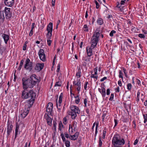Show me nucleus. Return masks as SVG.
<instances>
[{"label":"nucleus","instance_id":"obj_12","mask_svg":"<svg viewBox=\"0 0 147 147\" xmlns=\"http://www.w3.org/2000/svg\"><path fill=\"white\" fill-rule=\"evenodd\" d=\"M53 106V105L52 103L49 102L47 107L46 111L49 113L51 114L52 111Z\"/></svg>","mask_w":147,"mask_h":147},{"label":"nucleus","instance_id":"obj_54","mask_svg":"<svg viewBox=\"0 0 147 147\" xmlns=\"http://www.w3.org/2000/svg\"><path fill=\"white\" fill-rule=\"evenodd\" d=\"M136 28L132 27L131 30L132 32H134L136 31Z\"/></svg>","mask_w":147,"mask_h":147},{"label":"nucleus","instance_id":"obj_61","mask_svg":"<svg viewBox=\"0 0 147 147\" xmlns=\"http://www.w3.org/2000/svg\"><path fill=\"white\" fill-rule=\"evenodd\" d=\"M114 122H115V125H114V127H115L117 125V121L116 119H114Z\"/></svg>","mask_w":147,"mask_h":147},{"label":"nucleus","instance_id":"obj_34","mask_svg":"<svg viewBox=\"0 0 147 147\" xmlns=\"http://www.w3.org/2000/svg\"><path fill=\"white\" fill-rule=\"evenodd\" d=\"M144 119V123H145L147 121V114L143 115Z\"/></svg>","mask_w":147,"mask_h":147},{"label":"nucleus","instance_id":"obj_14","mask_svg":"<svg viewBox=\"0 0 147 147\" xmlns=\"http://www.w3.org/2000/svg\"><path fill=\"white\" fill-rule=\"evenodd\" d=\"M44 64L38 63L36 65L35 69L38 71H40L44 67Z\"/></svg>","mask_w":147,"mask_h":147},{"label":"nucleus","instance_id":"obj_57","mask_svg":"<svg viewBox=\"0 0 147 147\" xmlns=\"http://www.w3.org/2000/svg\"><path fill=\"white\" fill-rule=\"evenodd\" d=\"M107 79V78L106 77H103L100 80V81L101 82H103L104 80H106Z\"/></svg>","mask_w":147,"mask_h":147},{"label":"nucleus","instance_id":"obj_49","mask_svg":"<svg viewBox=\"0 0 147 147\" xmlns=\"http://www.w3.org/2000/svg\"><path fill=\"white\" fill-rule=\"evenodd\" d=\"M63 125L61 123H59V129L61 130V128L63 127Z\"/></svg>","mask_w":147,"mask_h":147},{"label":"nucleus","instance_id":"obj_20","mask_svg":"<svg viewBox=\"0 0 147 147\" xmlns=\"http://www.w3.org/2000/svg\"><path fill=\"white\" fill-rule=\"evenodd\" d=\"M46 119L48 124L50 126H51V123L52 121V119H51L48 116L46 117Z\"/></svg>","mask_w":147,"mask_h":147},{"label":"nucleus","instance_id":"obj_10","mask_svg":"<svg viewBox=\"0 0 147 147\" xmlns=\"http://www.w3.org/2000/svg\"><path fill=\"white\" fill-rule=\"evenodd\" d=\"M10 8L5 7L4 10V13H5V17L7 19L10 18L11 16V12L10 11Z\"/></svg>","mask_w":147,"mask_h":147},{"label":"nucleus","instance_id":"obj_51","mask_svg":"<svg viewBox=\"0 0 147 147\" xmlns=\"http://www.w3.org/2000/svg\"><path fill=\"white\" fill-rule=\"evenodd\" d=\"M80 101V99H79V98H78L75 100V102L76 104H78L79 103Z\"/></svg>","mask_w":147,"mask_h":147},{"label":"nucleus","instance_id":"obj_18","mask_svg":"<svg viewBox=\"0 0 147 147\" xmlns=\"http://www.w3.org/2000/svg\"><path fill=\"white\" fill-rule=\"evenodd\" d=\"M28 91L26 92L25 90H23L22 92V98L27 99L28 98Z\"/></svg>","mask_w":147,"mask_h":147},{"label":"nucleus","instance_id":"obj_17","mask_svg":"<svg viewBox=\"0 0 147 147\" xmlns=\"http://www.w3.org/2000/svg\"><path fill=\"white\" fill-rule=\"evenodd\" d=\"M79 135V133L76 132L74 135L72 136L70 135V139L73 140H76L78 138Z\"/></svg>","mask_w":147,"mask_h":147},{"label":"nucleus","instance_id":"obj_8","mask_svg":"<svg viewBox=\"0 0 147 147\" xmlns=\"http://www.w3.org/2000/svg\"><path fill=\"white\" fill-rule=\"evenodd\" d=\"M31 105L30 104L26 105H25L26 108L27 107V109L25 110L21 114L20 117L22 118H24L28 114L30 110V108L31 107Z\"/></svg>","mask_w":147,"mask_h":147},{"label":"nucleus","instance_id":"obj_31","mask_svg":"<svg viewBox=\"0 0 147 147\" xmlns=\"http://www.w3.org/2000/svg\"><path fill=\"white\" fill-rule=\"evenodd\" d=\"M69 131L70 134H71L73 132V128L71 125H69Z\"/></svg>","mask_w":147,"mask_h":147},{"label":"nucleus","instance_id":"obj_2","mask_svg":"<svg viewBox=\"0 0 147 147\" xmlns=\"http://www.w3.org/2000/svg\"><path fill=\"white\" fill-rule=\"evenodd\" d=\"M99 31L96 29L94 32L93 35L91 39V46L90 47H87L86 51L88 56L90 57L92 55V49H94L97 45L99 41V37L100 36Z\"/></svg>","mask_w":147,"mask_h":147},{"label":"nucleus","instance_id":"obj_29","mask_svg":"<svg viewBox=\"0 0 147 147\" xmlns=\"http://www.w3.org/2000/svg\"><path fill=\"white\" fill-rule=\"evenodd\" d=\"M70 142L67 140L65 142V145L66 147H69L70 146Z\"/></svg>","mask_w":147,"mask_h":147},{"label":"nucleus","instance_id":"obj_36","mask_svg":"<svg viewBox=\"0 0 147 147\" xmlns=\"http://www.w3.org/2000/svg\"><path fill=\"white\" fill-rule=\"evenodd\" d=\"M79 83H81V82H80L79 80H77V82L76 81H74L73 82V84L74 85H78V84Z\"/></svg>","mask_w":147,"mask_h":147},{"label":"nucleus","instance_id":"obj_45","mask_svg":"<svg viewBox=\"0 0 147 147\" xmlns=\"http://www.w3.org/2000/svg\"><path fill=\"white\" fill-rule=\"evenodd\" d=\"M140 92L139 91H138L137 93V97L136 98V101L138 102L139 101V95L140 94Z\"/></svg>","mask_w":147,"mask_h":147},{"label":"nucleus","instance_id":"obj_15","mask_svg":"<svg viewBox=\"0 0 147 147\" xmlns=\"http://www.w3.org/2000/svg\"><path fill=\"white\" fill-rule=\"evenodd\" d=\"M1 36L3 39L5 44H7L8 41L9 40V36L8 35L5 34H3Z\"/></svg>","mask_w":147,"mask_h":147},{"label":"nucleus","instance_id":"obj_42","mask_svg":"<svg viewBox=\"0 0 147 147\" xmlns=\"http://www.w3.org/2000/svg\"><path fill=\"white\" fill-rule=\"evenodd\" d=\"M77 86H78V87L77 88V90L79 91L80 90L81 83H78Z\"/></svg>","mask_w":147,"mask_h":147},{"label":"nucleus","instance_id":"obj_63","mask_svg":"<svg viewBox=\"0 0 147 147\" xmlns=\"http://www.w3.org/2000/svg\"><path fill=\"white\" fill-rule=\"evenodd\" d=\"M115 90L116 92H119V87H118L117 88H115Z\"/></svg>","mask_w":147,"mask_h":147},{"label":"nucleus","instance_id":"obj_19","mask_svg":"<svg viewBox=\"0 0 147 147\" xmlns=\"http://www.w3.org/2000/svg\"><path fill=\"white\" fill-rule=\"evenodd\" d=\"M4 18L3 11L0 10V22H3Z\"/></svg>","mask_w":147,"mask_h":147},{"label":"nucleus","instance_id":"obj_59","mask_svg":"<svg viewBox=\"0 0 147 147\" xmlns=\"http://www.w3.org/2000/svg\"><path fill=\"white\" fill-rule=\"evenodd\" d=\"M27 45L26 44H24V45L23 50H25L26 49Z\"/></svg>","mask_w":147,"mask_h":147},{"label":"nucleus","instance_id":"obj_47","mask_svg":"<svg viewBox=\"0 0 147 147\" xmlns=\"http://www.w3.org/2000/svg\"><path fill=\"white\" fill-rule=\"evenodd\" d=\"M114 97L113 94H111V95L110 97L109 98V100L110 101H112L113 100Z\"/></svg>","mask_w":147,"mask_h":147},{"label":"nucleus","instance_id":"obj_33","mask_svg":"<svg viewBox=\"0 0 147 147\" xmlns=\"http://www.w3.org/2000/svg\"><path fill=\"white\" fill-rule=\"evenodd\" d=\"M61 138L62 139L63 141L64 142H65L66 141V140L65 138L64 135L63 134V133H61Z\"/></svg>","mask_w":147,"mask_h":147},{"label":"nucleus","instance_id":"obj_44","mask_svg":"<svg viewBox=\"0 0 147 147\" xmlns=\"http://www.w3.org/2000/svg\"><path fill=\"white\" fill-rule=\"evenodd\" d=\"M138 36L140 38H145V36L143 34H138Z\"/></svg>","mask_w":147,"mask_h":147},{"label":"nucleus","instance_id":"obj_52","mask_svg":"<svg viewBox=\"0 0 147 147\" xmlns=\"http://www.w3.org/2000/svg\"><path fill=\"white\" fill-rule=\"evenodd\" d=\"M60 67L59 64L57 65V71L58 72L60 70Z\"/></svg>","mask_w":147,"mask_h":147},{"label":"nucleus","instance_id":"obj_32","mask_svg":"<svg viewBox=\"0 0 147 147\" xmlns=\"http://www.w3.org/2000/svg\"><path fill=\"white\" fill-rule=\"evenodd\" d=\"M125 143V141L123 138H122L121 139L120 138V145H124Z\"/></svg>","mask_w":147,"mask_h":147},{"label":"nucleus","instance_id":"obj_7","mask_svg":"<svg viewBox=\"0 0 147 147\" xmlns=\"http://www.w3.org/2000/svg\"><path fill=\"white\" fill-rule=\"evenodd\" d=\"M28 98H31L30 101L32 102L31 105H32L36 98V94L32 90H30L28 91Z\"/></svg>","mask_w":147,"mask_h":147},{"label":"nucleus","instance_id":"obj_30","mask_svg":"<svg viewBox=\"0 0 147 147\" xmlns=\"http://www.w3.org/2000/svg\"><path fill=\"white\" fill-rule=\"evenodd\" d=\"M84 30L85 31L88 32V28L87 25H84L83 27Z\"/></svg>","mask_w":147,"mask_h":147},{"label":"nucleus","instance_id":"obj_43","mask_svg":"<svg viewBox=\"0 0 147 147\" xmlns=\"http://www.w3.org/2000/svg\"><path fill=\"white\" fill-rule=\"evenodd\" d=\"M63 122L65 125L67 123V119L66 117H65L63 118Z\"/></svg>","mask_w":147,"mask_h":147},{"label":"nucleus","instance_id":"obj_21","mask_svg":"<svg viewBox=\"0 0 147 147\" xmlns=\"http://www.w3.org/2000/svg\"><path fill=\"white\" fill-rule=\"evenodd\" d=\"M62 98H63V93H61L59 96V106L60 107L61 105V104L62 102Z\"/></svg>","mask_w":147,"mask_h":147},{"label":"nucleus","instance_id":"obj_13","mask_svg":"<svg viewBox=\"0 0 147 147\" xmlns=\"http://www.w3.org/2000/svg\"><path fill=\"white\" fill-rule=\"evenodd\" d=\"M13 128V125L11 124H8L7 126V137L11 133L12 129Z\"/></svg>","mask_w":147,"mask_h":147},{"label":"nucleus","instance_id":"obj_5","mask_svg":"<svg viewBox=\"0 0 147 147\" xmlns=\"http://www.w3.org/2000/svg\"><path fill=\"white\" fill-rule=\"evenodd\" d=\"M25 64L24 65V68L27 70L31 71L32 68V63L30 62V59L28 58L25 61Z\"/></svg>","mask_w":147,"mask_h":147},{"label":"nucleus","instance_id":"obj_50","mask_svg":"<svg viewBox=\"0 0 147 147\" xmlns=\"http://www.w3.org/2000/svg\"><path fill=\"white\" fill-rule=\"evenodd\" d=\"M106 134V131L104 130L103 132L102 138L104 139L105 138V135Z\"/></svg>","mask_w":147,"mask_h":147},{"label":"nucleus","instance_id":"obj_62","mask_svg":"<svg viewBox=\"0 0 147 147\" xmlns=\"http://www.w3.org/2000/svg\"><path fill=\"white\" fill-rule=\"evenodd\" d=\"M125 3V1L122 0L121 1V2L120 3V4L121 5H124V3Z\"/></svg>","mask_w":147,"mask_h":147},{"label":"nucleus","instance_id":"obj_11","mask_svg":"<svg viewBox=\"0 0 147 147\" xmlns=\"http://www.w3.org/2000/svg\"><path fill=\"white\" fill-rule=\"evenodd\" d=\"M14 0H4L5 5L7 6L11 7L14 4Z\"/></svg>","mask_w":147,"mask_h":147},{"label":"nucleus","instance_id":"obj_6","mask_svg":"<svg viewBox=\"0 0 147 147\" xmlns=\"http://www.w3.org/2000/svg\"><path fill=\"white\" fill-rule=\"evenodd\" d=\"M48 33L46 35L47 38H50L51 37L52 35L53 30V24L50 22L48 25L47 29Z\"/></svg>","mask_w":147,"mask_h":147},{"label":"nucleus","instance_id":"obj_27","mask_svg":"<svg viewBox=\"0 0 147 147\" xmlns=\"http://www.w3.org/2000/svg\"><path fill=\"white\" fill-rule=\"evenodd\" d=\"M51 37H50V38H47V43L48 45L49 46H50L51 45V41L50 40V39L51 38Z\"/></svg>","mask_w":147,"mask_h":147},{"label":"nucleus","instance_id":"obj_40","mask_svg":"<svg viewBox=\"0 0 147 147\" xmlns=\"http://www.w3.org/2000/svg\"><path fill=\"white\" fill-rule=\"evenodd\" d=\"M94 2L95 3L96 5V8L97 9H98L99 7V5L98 3L96 0L94 1Z\"/></svg>","mask_w":147,"mask_h":147},{"label":"nucleus","instance_id":"obj_41","mask_svg":"<svg viewBox=\"0 0 147 147\" xmlns=\"http://www.w3.org/2000/svg\"><path fill=\"white\" fill-rule=\"evenodd\" d=\"M88 82H86L84 84V88L85 90H87V86L88 84Z\"/></svg>","mask_w":147,"mask_h":147},{"label":"nucleus","instance_id":"obj_26","mask_svg":"<svg viewBox=\"0 0 147 147\" xmlns=\"http://www.w3.org/2000/svg\"><path fill=\"white\" fill-rule=\"evenodd\" d=\"M90 77L91 78H94L95 79L94 80L95 81H96L97 80L98 78V76H95V75H94V74H92L91 75Z\"/></svg>","mask_w":147,"mask_h":147},{"label":"nucleus","instance_id":"obj_55","mask_svg":"<svg viewBox=\"0 0 147 147\" xmlns=\"http://www.w3.org/2000/svg\"><path fill=\"white\" fill-rule=\"evenodd\" d=\"M55 0H52V5L54 6L55 5Z\"/></svg>","mask_w":147,"mask_h":147},{"label":"nucleus","instance_id":"obj_23","mask_svg":"<svg viewBox=\"0 0 147 147\" xmlns=\"http://www.w3.org/2000/svg\"><path fill=\"white\" fill-rule=\"evenodd\" d=\"M98 125L99 123H98V122L97 123H96V128H95V133L94 134V137H96L97 134L98 132Z\"/></svg>","mask_w":147,"mask_h":147},{"label":"nucleus","instance_id":"obj_58","mask_svg":"<svg viewBox=\"0 0 147 147\" xmlns=\"http://www.w3.org/2000/svg\"><path fill=\"white\" fill-rule=\"evenodd\" d=\"M33 30L31 29L30 32L29 33V35L30 36H31L33 34Z\"/></svg>","mask_w":147,"mask_h":147},{"label":"nucleus","instance_id":"obj_16","mask_svg":"<svg viewBox=\"0 0 147 147\" xmlns=\"http://www.w3.org/2000/svg\"><path fill=\"white\" fill-rule=\"evenodd\" d=\"M99 92L101 94L102 97H105L106 96V90L103 87H101V88H99L98 89Z\"/></svg>","mask_w":147,"mask_h":147},{"label":"nucleus","instance_id":"obj_38","mask_svg":"<svg viewBox=\"0 0 147 147\" xmlns=\"http://www.w3.org/2000/svg\"><path fill=\"white\" fill-rule=\"evenodd\" d=\"M131 84L130 83H129L127 85V88L128 90H130L131 88Z\"/></svg>","mask_w":147,"mask_h":147},{"label":"nucleus","instance_id":"obj_3","mask_svg":"<svg viewBox=\"0 0 147 147\" xmlns=\"http://www.w3.org/2000/svg\"><path fill=\"white\" fill-rule=\"evenodd\" d=\"M70 109L71 110V112H70L69 115H71L72 119H74L77 116L76 114H79L80 113V110L77 107L74 105L71 106Z\"/></svg>","mask_w":147,"mask_h":147},{"label":"nucleus","instance_id":"obj_9","mask_svg":"<svg viewBox=\"0 0 147 147\" xmlns=\"http://www.w3.org/2000/svg\"><path fill=\"white\" fill-rule=\"evenodd\" d=\"M38 54L40 59L45 61L46 60V56L44 50L42 49H40Z\"/></svg>","mask_w":147,"mask_h":147},{"label":"nucleus","instance_id":"obj_64","mask_svg":"<svg viewBox=\"0 0 147 147\" xmlns=\"http://www.w3.org/2000/svg\"><path fill=\"white\" fill-rule=\"evenodd\" d=\"M138 142V140L137 139H136L134 141V145H136L137 144Z\"/></svg>","mask_w":147,"mask_h":147},{"label":"nucleus","instance_id":"obj_39","mask_svg":"<svg viewBox=\"0 0 147 147\" xmlns=\"http://www.w3.org/2000/svg\"><path fill=\"white\" fill-rule=\"evenodd\" d=\"M64 135L66 138H69L70 139V136H69L67 132H65Z\"/></svg>","mask_w":147,"mask_h":147},{"label":"nucleus","instance_id":"obj_4","mask_svg":"<svg viewBox=\"0 0 147 147\" xmlns=\"http://www.w3.org/2000/svg\"><path fill=\"white\" fill-rule=\"evenodd\" d=\"M113 146L112 147H119V135H115L112 140Z\"/></svg>","mask_w":147,"mask_h":147},{"label":"nucleus","instance_id":"obj_53","mask_svg":"<svg viewBox=\"0 0 147 147\" xmlns=\"http://www.w3.org/2000/svg\"><path fill=\"white\" fill-rule=\"evenodd\" d=\"M84 104L85 105V107H86L87 106V100L86 98H84Z\"/></svg>","mask_w":147,"mask_h":147},{"label":"nucleus","instance_id":"obj_28","mask_svg":"<svg viewBox=\"0 0 147 147\" xmlns=\"http://www.w3.org/2000/svg\"><path fill=\"white\" fill-rule=\"evenodd\" d=\"M62 83L61 82H58L56 83L55 86H61Z\"/></svg>","mask_w":147,"mask_h":147},{"label":"nucleus","instance_id":"obj_25","mask_svg":"<svg viewBox=\"0 0 147 147\" xmlns=\"http://www.w3.org/2000/svg\"><path fill=\"white\" fill-rule=\"evenodd\" d=\"M81 73V69H78V72H77L76 74V76L78 77V78H79L80 77Z\"/></svg>","mask_w":147,"mask_h":147},{"label":"nucleus","instance_id":"obj_46","mask_svg":"<svg viewBox=\"0 0 147 147\" xmlns=\"http://www.w3.org/2000/svg\"><path fill=\"white\" fill-rule=\"evenodd\" d=\"M116 32L114 30H112L111 32L109 34V35L111 36H112L113 35V34L115 33Z\"/></svg>","mask_w":147,"mask_h":147},{"label":"nucleus","instance_id":"obj_37","mask_svg":"<svg viewBox=\"0 0 147 147\" xmlns=\"http://www.w3.org/2000/svg\"><path fill=\"white\" fill-rule=\"evenodd\" d=\"M119 2H117V3L116 6L115 7V9L116 10H119Z\"/></svg>","mask_w":147,"mask_h":147},{"label":"nucleus","instance_id":"obj_48","mask_svg":"<svg viewBox=\"0 0 147 147\" xmlns=\"http://www.w3.org/2000/svg\"><path fill=\"white\" fill-rule=\"evenodd\" d=\"M97 67H96L94 69V75H95V76H97Z\"/></svg>","mask_w":147,"mask_h":147},{"label":"nucleus","instance_id":"obj_22","mask_svg":"<svg viewBox=\"0 0 147 147\" xmlns=\"http://www.w3.org/2000/svg\"><path fill=\"white\" fill-rule=\"evenodd\" d=\"M19 129V127L18 125H16V129L15 130V139H16V138L17 137V135L18 134V130Z\"/></svg>","mask_w":147,"mask_h":147},{"label":"nucleus","instance_id":"obj_56","mask_svg":"<svg viewBox=\"0 0 147 147\" xmlns=\"http://www.w3.org/2000/svg\"><path fill=\"white\" fill-rule=\"evenodd\" d=\"M110 93V90L109 89H108L107 90V95H109Z\"/></svg>","mask_w":147,"mask_h":147},{"label":"nucleus","instance_id":"obj_35","mask_svg":"<svg viewBox=\"0 0 147 147\" xmlns=\"http://www.w3.org/2000/svg\"><path fill=\"white\" fill-rule=\"evenodd\" d=\"M102 144V142L101 140V138L100 137L99 138V147H101Z\"/></svg>","mask_w":147,"mask_h":147},{"label":"nucleus","instance_id":"obj_24","mask_svg":"<svg viewBox=\"0 0 147 147\" xmlns=\"http://www.w3.org/2000/svg\"><path fill=\"white\" fill-rule=\"evenodd\" d=\"M97 23L99 25H101L103 23V20L102 18H98L97 21Z\"/></svg>","mask_w":147,"mask_h":147},{"label":"nucleus","instance_id":"obj_1","mask_svg":"<svg viewBox=\"0 0 147 147\" xmlns=\"http://www.w3.org/2000/svg\"><path fill=\"white\" fill-rule=\"evenodd\" d=\"M23 88L24 89H26L28 88H32L35 85L37 82H39L38 79L36 78L35 74H33L30 78L26 79L25 78L22 79Z\"/></svg>","mask_w":147,"mask_h":147},{"label":"nucleus","instance_id":"obj_60","mask_svg":"<svg viewBox=\"0 0 147 147\" xmlns=\"http://www.w3.org/2000/svg\"><path fill=\"white\" fill-rule=\"evenodd\" d=\"M24 61L23 60H22L20 62V65L22 66V65L23 64Z\"/></svg>","mask_w":147,"mask_h":147}]
</instances>
